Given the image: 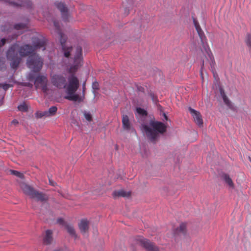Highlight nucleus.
Segmentation results:
<instances>
[{
  "mask_svg": "<svg viewBox=\"0 0 251 251\" xmlns=\"http://www.w3.org/2000/svg\"><path fill=\"white\" fill-rule=\"evenodd\" d=\"M84 116L85 118L88 121H91L92 120V116L90 113L87 112H84Z\"/></svg>",
  "mask_w": 251,
  "mask_h": 251,
  "instance_id": "nucleus-24",
  "label": "nucleus"
},
{
  "mask_svg": "<svg viewBox=\"0 0 251 251\" xmlns=\"http://www.w3.org/2000/svg\"><path fill=\"white\" fill-rule=\"evenodd\" d=\"M201 77L203 78L202 74V73L201 74Z\"/></svg>",
  "mask_w": 251,
  "mask_h": 251,
  "instance_id": "nucleus-34",
  "label": "nucleus"
},
{
  "mask_svg": "<svg viewBox=\"0 0 251 251\" xmlns=\"http://www.w3.org/2000/svg\"><path fill=\"white\" fill-rule=\"evenodd\" d=\"M78 226L80 232L84 234H85L88 230L89 229V222L87 220H82L79 224H78Z\"/></svg>",
  "mask_w": 251,
  "mask_h": 251,
  "instance_id": "nucleus-10",
  "label": "nucleus"
},
{
  "mask_svg": "<svg viewBox=\"0 0 251 251\" xmlns=\"http://www.w3.org/2000/svg\"><path fill=\"white\" fill-rule=\"evenodd\" d=\"M152 100L153 101H155V99H154V98H152Z\"/></svg>",
  "mask_w": 251,
  "mask_h": 251,
  "instance_id": "nucleus-33",
  "label": "nucleus"
},
{
  "mask_svg": "<svg viewBox=\"0 0 251 251\" xmlns=\"http://www.w3.org/2000/svg\"><path fill=\"white\" fill-rule=\"evenodd\" d=\"M18 108L20 111H25L27 109V106L25 103H23L20 104V105H19Z\"/></svg>",
  "mask_w": 251,
  "mask_h": 251,
  "instance_id": "nucleus-21",
  "label": "nucleus"
},
{
  "mask_svg": "<svg viewBox=\"0 0 251 251\" xmlns=\"http://www.w3.org/2000/svg\"><path fill=\"white\" fill-rule=\"evenodd\" d=\"M166 126L160 122L151 121L149 125H142L141 129L151 140H154L159 133L166 131Z\"/></svg>",
  "mask_w": 251,
  "mask_h": 251,
  "instance_id": "nucleus-3",
  "label": "nucleus"
},
{
  "mask_svg": "<svg viewBox=\"0 0 251 251\" xmlns=\"http://www.w3.org/2000/svg\"><path fill=\"white\" fill-rule=\"evenodd\" d=\"M19 49L18 45H15L11 47L7 52V57L11 61V67L16 68L21 61V57L18 56L17 50Z\"/></svg>",
  "mask_w": 251,
  "mask_h": 251,
  "instance_id": "nucleus-7",
  "label": "nucleus"
},
{
  "mask_svg": "<svg viewBox=\"0 0 251 251\" xmlns=\"http://www.w3.org/2000/svg\"><path fill=\"white\" fill-rule=\"evenodd\" d=\"M12 123L14 125H16V124H18V121L17 120H15L12 122Z\"/></svg>",
  "mask_w": 251,
  "mask_h": 251,
  "instance_id": "nucleus-29",
  "label": "nucleus"
},
{
  "mask_svg": "<svg viewBox=\"0 0 251 251\" xmlns=\"http://www.w3.org/2000/svg\"><path fill=\"white\" fill-rule=\"evenodd\" d=\"M98 87H99V84L97 82H95V83H93V88L94 89H95V90H97L98 89Z\"/></svg>",
  "mask_w": 251,
  "mask_h": 251,
  "instance_id": "nucleus-26",
  "label": "nucleus"
},
{
  "mask_svg": "<svg viewBox=\"0 0 251 251\" xmlns=\"http://www.w3.org/2000/svg\"><path fill=\"white\" fill-rule=\"evenodd\" d=\"M33 48L28 45H25L21 47L19 50L21 57L28 56L27 61V65L32 71L39 72L42 67L43 61L42 59L36 54L34 53V50L40 47L43 48V50L45 49L44 47L45 43L43 41L35 39Z\"/></svg>",
  "mask_w": 251,
  "mask_h": 251,
  "instance_id": "nucleus-2",
  "label": "nucleus"
},
{
  "mask_svg": "<svg viewBox=\"0 0 251 251\" xmlns=\"http://www.w3.org/2000/svg\"><path fill=\"white\" fill-rule=\"evenodd\" d=\"M52 232L50 230H48L46 231L45 235L44 238V243L46 244H49L51 243L52 241Z\"/></svg>",
  "mask_w": 251,
  "mask_h": 251,
  "instance_id": "nucleus-14",
  "label": "nucleus"
},
{
  "mask_svg": "<svg viewBox=\"0 0 251 251\" xmlns=\"http://www.w3.org/2000/svg\"><path fill=\"white\" fill-rule=\"evenodd\" d=\"M34 78V84L36 88L41 89L42 90L47 94L49 93L47 76L43 75H38L36 77H35L31 74L29 75L28 76V79L30 81L33 80Z\"/></svg>",
  "mask_w": 251,
  "mask_h": 251,
  "instance_id": "nucleus-6",
  "label": "nucleus"
},
{
  "mask_svg": "<svg viewBox=\"0 0 251 251\" xmlns=\"http://www.w3.org/2000/svg\"><path fill=\"white\" fill-rule=\"evenodd\" d=\"M142 245L149 251H158V249L154 245L146 239L140 240Z\"/></svg>",
  "mask_w": 251,
  "mask_h": 251,
  "instance_id": "nucleus-9",
  "label": "nucleus"
},
{
  "mask_svg": "<svg viewBox=\"0 0 251 251\" xmlns=\"http://www.w3.org/2000/svg\"><path fill=\"white\" fill-rule=\"evenodd\" d=\"M246 45L251 49V35L250 34L247 35L245 38Z\"/></svg>",
  "mask_w": 251,
  "mask_h": 251,
  "instance_id": "nucleus-20",
  "label": "nucleus"
},
{
  "mask_svg": "<svg viewBox=\"0 0 251 251\" xmlns=\"http://www.w3.org/2000/svg\"><path fill=\"white\" fill-rule=\"evenodd\" d=\"M122 124L124 129L128 131L132 130V126L127 115H123L122 118Z\"/></svg>",
  "mask_w": 251,
  "mask_h": 251,
  "instance_id": "nucleus-11",
  "label": "nucleus"
},
{
  "mask_svg": "<svg viewBox=\"0 0 251 251\" xmlns=\"http://www.w3.org/2000/svg\"><path fill=\"white\" fill-rule=\"evenodd\" d=\"M5 40L4 39H2L1 40V46L5 44Z\"/></svg>",
  "mask_w": 251,
  "mask_h": 251,
  "instance_id": "nucleus-28",
  "label": "nucleus"
},
{
  "mask_svg": "<svg viewBox=\"0 0 251 251\" xmlns=\"http://www.w3.org/2000/svg\"><path fill=\"white\" fill-rule=\"evenodd\" d=\"M189 111L190 112L192 116L193 117L195 122L199 126H201L202 125L203 121L201 118V116L200 113L191 107L189 108Z\"/></svg>",
  "mask_w": 251,
  "mask_h": 251,
  "instance_id": "nucleus-8",
  "label": "nucleus"
},
{
  "mask_svg": "<svg viewBox=\"0 0 251 251\" xmlns=\"http://www.w3.org/2000/svg\"><path fill=\"white\" fill-rule=\"evenodd\" d=\"M57 8L61 11L63 16L66 15L67 13V9L63 3L59 2L56 3Z\"/></svg>",
  "mask_w": 251,
  "mask_h": 251,
  "instance_id": "nucleus-16",
  "label": "nucleus"
},
{
  "mask_svg": "<svg viewBox=\"0 0 251 251\" xmlns=\"http://www.w3.org/2000/svg\"><path fill=\"white\" fill-rule=\"evenodd\" d=\"M220 93L221 94V97H222L223 100L226 104L229 107L232 108V105L230 101L228 100L227 98L226 97V96L225 94V93L224 92V90L222 88H220L219 89Z\"/></svg>",
  "mask_w": 251,
  "mask_h": 251,
  "instance_id": "nucleus-12",
  "label": "nucleus"
},
{
  "mask_svg": "<svg viewBox=\"0 0 251 251\" xmlns=\"http://www.w3.org/2000/svg\"><path fill=\"white\" fill-rule=\"evenodd\" d=\"M163 116H164V118L166 120H167V116L166 115V114L165 113H163Z\"/></svg>",
  "mask_w": 251,
  "mask_h": 251,
  "instance_id": "nucleus-31",
  "label": "nucleus"
},
{
  "mask_svg": "<svg viewBox=\"0 0 251 251\" xmlns=\"http://www.w3.org/2000/svg\"><path fill=\"white\" fill-rule=\"evenodd\" d=\"M16 5H20L21 6H25V4L24 3H21V4L16 3Z\"/></svg>",
  "mask_w": 251,
  "mask_h": 251,
  "instance_id": "nucleus-32",
  "label": "nucleus"
},
{
  "mask_svg": "<svg viewBox=\"0 0 251 251\" xmlns=\"http://www.w3.org/2000/svg\"><path fill=\"white\" fill-rule=\"evenodd\" d=\"M50 181V185H54V182L51 181L50 180H49Z\"/></svg>",
  "mask_w": 251,
  "mask_h": 251,
  "instance_id": "nucleus-30",
  "label": "nucleus"
},
{
  "mask_svg": "<svg viewBox=\"0 0 251 251\" xmlns=\"http://www.w3.org/2000/svg\"><path fill=\"white\" fill-rule=\"evenodd\" d=\"M25 25H24L23 24H17V25H15V28L16 29L19 30L20 29H24L25 28Z\"/></svg>",
  "mask_w": 251,
  "mask_h": 251,
  "instance_id": "nucleus-25",
  "label": "nucleus"
},
{
  "mask_svg": "<svg viewBox=\"0 0 251 251\" xmlns=\"http://www.w3.org/2000/svg\"><path fill=\"white\" fill-rule=\"evenodd\" d=\"M136 112L135 113L137 117H144L147 115V112L144 109L140 107H137L136 109Z\"/></svg>",
  "mask_w": 251,
  "mask_h": 251,
  "instance_id": "nucleus-17",
  "label": "nucleus"
},
{
  "mask_svg": "<svg viewBox=\"0 0 251 251\" xmlns=\"http://www.w3.org/2000/svg\"><path fill=\"white\" fill-rule=\"evenodd\" d=\"M11 173L20 178H22L23 176V174L17 171L11 170Z\"/></svg>",
  "mask_w": 251,
  "mask_h": 251,
  "instance_id": "nucleus-23",
  "label": "nucleus"
},
{
  "mask_svg": "<svg viewBox=\"0 0 251 251\" xmlns=\"http://www.w3.org/2000/svg\"><path fill=\"white\" fill-rule=\"evenodd\" d=\"M53 25L54 32L56 33L60 38V42L64 56L66 57H68L70 55L73 56V62L67 70L69 75L67 76V81L66 78L62 75L51 74L50 75L51 84L58 89H64L66 94L65 99L75 101H81L83 100L84 94L80 96L76 93L79 86V81L75 73L82 65V49L79 46L72 48L68 43H66V37L61 32L59 23L54 21Z\"/></svg>",
  "mask_w": 251,
  "mask_h": 251,
  "instance_id": "nucleus-1",
  "label": "nucleus"
},
{
  "mask_svg": "<svg viewBox=\"0 0 251 251\" xmlns=\"http://www.w3.org/2000/svg\"><path fill=\"white\" fill-rule=\"evenodd\" d=\"M57 111V107L56 106H52L48 111H45V112L41 114L40 116H50L53 115Z\"/></svg>",
  "mask_w": 251,
  "mask_h": 251,
  "instance_id": "nucleus-13",
  "label": "nucleus"
},
{
  "mask_svg": "<svg viewBox=\"0 0 251 251\" xmlns=\"http://www.w3.org/2000/svg\"><path fill=\"white\" fill-rule=\"evenodd\" d=\"M196 28L202 43V49H201V50L205 56V58L207 61L209 62L211 67H212V66L215 64L214 57L211 52L209 46L204 42V37L203 36L202 32L200 26L196 25Z\"/></svg>",
  "mask_w": 251,
  "mask_h": 251,
  "instance_id": "nucleus-5",
  "label": "nucleus"
},
{
  "mask_svg": "<svg viewBox=\"0 0 251 251\" xmlns=\"http://www.w3.org/2000/svg\"><path fill=\"white\" fill-rule=\"evenodd\" d=\"M186 228V225L185 224H181L179 226L177 227V232H183Z\"/></svg>",
  "mask_w": 251,
  "mask_h": 251,
  "instance_id": "nucleus-22",
  "label": "nucleus"
},
{
  "mask_svg": "<svg viewBox=\"0 0 251 251\" xmlns=\"http://www.w3.org/2000/svg\"><path fill=\"white\" fill-rule=\"evenodd\" d=\"M223 177L226 183L230 188H233L234 183L229 176L227 175H224Z\"/></svg>",
  "mask_w": 251,
  "mask_h": 251,
  "instance_id": "nucleus-18",
  "label": "nucleus"
},
{
  "mask_svg": "<svg viewBox=\"0 0 251 251\" xmlns=\"http://www.w3.org/2000/svg\"><path fill=\"white\" fill-rule=\"evenodd\" d=\"M20 186L25 194L37 201H44L46 200L47 199V197L45 195L36 191L33 189V188L25 182L21 183Z\"/></svg>",
  "mask_w": 251,
  "mask_h": 251,
  "instance_id": "nucleus-4",
  "label": "nucleus"
},
{
  "mask_svg": "<svg viewBox=\"0 0 251 251\" xmlns=\"http://www.w3.org/2000/svg\"><path fill=\"white\" fill-rule=\"evenodd\" d=\"M66 229L67 231L74 237H76L74 227L71 225L66 226Z\"/></svg>",
  "mask_w": 251,
  "mask_h": 251,
  "instance_id": "nucleus-19",
  "label": "nucleus"
},
{
  "mask_svg": "<svg viewBox=\"0 0 251 251\" xmlns=\"http://www.w3.org/2000/svg\"><path fill=\"white\" fill-rule=\"evenodd\" d=\"M129 195V193H127L125 192L123 190H120L119 191H115L113 192V196L114 197H127Z\"/></svg>",
  "mask_w": 251,
  "mask_h": 251,
  "instance_id": "nucleus-15",
  "label": "nucleus"
},
{
  "mask_svg": "<svg viewBox=\"0 0 251 251\" xmlns=\"http://www.w3.org/2000/svg\"><path fill=\"white\" fill-rule=\"evenodd\" d=\"M2 87L3 89L5 90L7 89L10 87V86L8 84H3L2 85Z\"/></svg>",
  "mask_w": 251,
  "mask_h": 251,
  "instance_id": "nucleus-27",
  "label": "nucleus"
}]
</instances>
